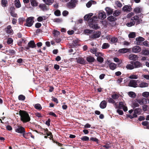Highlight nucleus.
I'll use <instances>...</instances> for the list:
<instances>
[{"instance_id":"nucleus-62","label":"nucleus","mask_w":149,"mask_h":149,"mask_svg":"<svg viewBox=\"0 0 149 149\" xmlns=\"http://www.w3.org/2000/svg\"><path fill=\"white\" fill-rule=\"evenodd\" d=\"M41 25V24L40 23L38 22L35 25V26L36 28H38L40 27Z\"/></svg>"},{"instance_id":"nucleus-54","label":"nucleus","mask_w":149,"mask_h":149,"mask_svg":"<svg viewBox=\"0 0 149 149\" xmlns=\"http://www.w3.org/2000/svg\"><path fill=\"white\" fill-rule=\"evenodd\" d=\"M54 14L56 16H60L61 15V12L59 10H56L54 12Z\"/></svg>"},{"instance_id":"nucleus-25","label":"nucleus","mask_w":149,"mask_h":149,"mask_svg":"<svg viewBox=\"0 0 149 149\" xmlns=\"http://www.w3.org/2000/svg\"><path fill=\"white\" fill-rule=\"evenodd\" d=\"M108 20L110 22H112L116 21L117 18L112 15H111L107 18Z\"/></svg>"},{"instance_id":"nucleus-50","label":"nucleus","mask_w":149,"mask_h":149,"mask_svg":"<svg viewBox=\"0 0 149 149\" xmlns=\"http://www.w3.org/2000/svg\"><path fill=\"white\" fill-rule=\"evenodd\" d=\"M22 135L23 137L24 138H25V139H29V132L26 133L25 132V133H24L22 134Z\"/></svg>"},{"instance_id":"nucleus-7","label":"nucleus","mask_w":149,"mask_h":149,"mask_svg":"<svg viewBox=\"0 0 149 149\" xmlns=\"http://www.w3.org/2000/svg\"><path fill=\"white\" fill-rule=\"evenodd\" d=\"M145 40V39L141 37H139L136 38V41H135V44L137 45H142V42Z\"/></svg>"},{"instance_id":"nucleus-21","label":"nucleus","mask_w":149,"mask_h":149,"mask_svg":"<svg viewBox=\"0 0 149 149\" xmlns=\"http://www.w3.org/2000/svg\"><path fill=\"white\" fill-rule=\"evenodd\" d=\"M138 58V57L137 55L131 54H130L129 56V58L131 60H135L136 59Z\"/></svg>"},{"instance_id":"nucleus-46","label":"nucleus","mask_w":149,"mask_h":149,"mask_svg":"<svg viewBox=\"0 0 149 149\" xmlns=\"http://www.w3.org/2000/svg\"><path fill=\"white\" fill-rule=\"evenodd\" d=\"M90 140L95 142L97 144L99 143L98 139L96 137H91Z\"/></svg>"},{"instance_id":"nucleus-6","label":"nucleus","mask_w":149,"mask_h":149,"mask_svg":"<svg viewBox=\"0 0 149 149\" xmlns=\"http://www.w3.org/2000/svg\"><path fill=\"white\" fill-rule=\"evenodd\" d=\"M15 8L13 4L10 6L9 8V11L10 15L12 17H17V14L15 12Z\"/></svg>"},{"instance_id":"nucleus-45","label":"nucleus","mask_w":149,"mask_h":149,"mask_svg":"<svg viewBox=\"0 0 149 149\" xmlns=\"http://www.w3.org/2000/svg\"><path fill=\"white\" fill-rule=\"evenodd\" d=\"M95 2V1L93 0H91L88 2L86 4V7L87 8H90L92 5V2L94 3Z\"/></svg>"},{"instance_id":"nucleus-11","label":"nucleus","mask_w":149,"mask_h":149,"mask_svg":"<svg viewBox=\"0 0 149 149\" xmlns=\"http://www.w3.org/2000/svg\"><path fill=\"white\" fill-rule=\"evenodd\" d=\"M76 59L77 63H78L82 65H85L86 64V61L83 58H76Z\"/></svg>"},{"instance_id":"nucleus-9","label":"nucleus","mask_w":149,"mask_h":149,"mask_svg":"<svg viewBox=\"0 0 149 149\" xmlns=\"http://www.w3.org/2000/svg\"><path fill=\"white\" fill-rule=\"evenodd\" d=\"M15 131L17 133L22 134L24 133H25V130L23 127L18 125L17 128L15 129Z\"/></svg>"},{"instance_id":"nucleus-29","label":"nucleus","mask_w":149,"mask_h":149,"mask_svg":"<svg viewBox=\"0 0 149 149\" xmlns=\"http://www.w3.org/2000/svg\"><path fill=\"white\" fill-rule=\"evenodd\" d=\"M31 5L33 6H37L38 3L36 0H31Z\"/></svg>"},{"instance_id":"nucleus-4","label":"nucleus","mask_w":149,"mask_h":149,"mask_svg":"<svg viewBox=\"0 0 149 149\" xmlns=\"http://www.w3.org/2000/svg\"><path fill=\"white\" fill-rule=\"evenodd\" d=\"M36 47V45L35 44L34 41L31 40L28 42V46L24 47V50H28L30 48H33Z\"/></svg>"},{"instance_id":"nucleus-26","label":"nucleus","mask_w":149,"mask_h":149,"mask_svg":"<svg viewBox=\"0 0 149 149\" xmlns=\"http://www.w3.org/2000/svg\"><path fill=\"white\" fill-rule=\"evenodd\" d=\"M129 49L127 48H123L120 49L118 51L120 53H125L129 52Z\"/></svg>"},{"instance_id":"nucleus-19","label":"nucleus","mask_w":149,"mask_h":149,"mask_svg":"<svg viewBox=\"0 0 149 149\" xmlns=\"http://www.w3.org/2000/svg\"><path fill=\"white\" fill-rule=\"evenodd\" d=\"M105 9L107 14L108 15L112 14L113 12V10L109 7H106Z\"/></svg>"},{"instance_id":"nucleus-42","label":"nucleus","mask_w":149,"mask_h":149,"mask_svg":"<svg viewBox=\"0 0 149 149\" xmlns=\"http://www.w3.org/2000/svg\"><path fill=\"white\" fill-rule=\"evenodd\" d=\"M97 60L98 62L101 63H102L104 61L103 58L100 56H98L97 57Z\"/></svg>"},{"instance_id":"nucleus-10","label":"nucleus","mask_w":149,"mask_h":149,"mask_svg":"<svg viewBox=\"0 0 149 149\" xmlns=\"http://www.w3.org/2000/svg\"><path fill=\"white\" fill-rule=\"evenodd\" d=\"M141 48L139 46L137 45L134 46L132 48V51L135 53L139 52L141 51Z\"/></svg>"},{"instance_id":"nucleus-13","label":"nucleus","mask_w":149,"mask_h":149,"mask_svg":"<svg viewBox=\"0 0 149 149\" xmlns=\"http://www.w3.org/2000/svg\"><path fill=\"white\" fill-rule=\"evenodd\" d=\"M106 17V13L104 12H102L99 13L98 18L99 19H103L105 18Z\"/></svg>"},{"instance_id":"nucleus-63","label":"nucleus","mask_w":149,"mask_h":149,"mask_svg":"<svg viewBox=\"0 0 149 149\" xmlns=\"http://www.w3.org/2000/svg\"><path fill=\"white\" fill-rule=\"evenodd\" d=\"M142 45L147 47H149L148 42L147 41H146L143 42L142 43Z\"/></svg>"},{"instance_id":"nucleus-28","label":"nucleus","mask_w":149,"mask_h":149,"mask_svg":"<svg viewBox=\"0 0 149 149\" xmlns=\"http://www.w3.org/2000/svg\"><path fill=\"white\" fill-rule=\"evenodd\" d=\"M125 105L126 104L125 103L122 102H120L119 103V106L118 108L119 109H122Z\"/></svg>"},{"instance_id":"nucleus-55","label":"nucleus","mask_w":149,"mask_h":149,"mask_svg":"<svg viewBox=\"0 0 149 149\" xmlns=\"http://www.w3.org/2000/svg\"><path fill=\"white\" fill-rule=\"evenodd\" d=\"M142 95L146 97H148L149 96V92H145L143 93Z\"/></svg>"},{"instance_id":"nucleus-18","label":"nucleus","mask_w":149,"mask_h":149,"mask_svg":"<svg viewBox=\"0 0 149 149\" xmlns=\"http://www.w3.org/2000/svg\"><path fill=\"white\" fill-rule=\"evenodd\" d=\"M11 27L10 25H8L7 26L6 29V32L9 34H11L13 32V31L11 29Z\"/></svg>"},{"instance_id":"nucleus-24","label":"nucleus","mask_w":149,"mask_h":149,"mask_svg":"<svg viewBox=\"0 0 149 149\" xmlns=\"http://www.w3.org/2000/svg\"><path fill=\"white\" fill-rule=\"evenodd\" d=\"M1 4L3 7H5L8 5L7 0H1Z\"/></svg>"},{"instance_id":"nucleus-48","label":"nucleus","mask_w":149,"mask_h":149,"mask_svg":"<svg viewBox=\"0 0 149 149\" xmlns=\"http://www.w3.org/2000/svg\"><path fill=\"white\" fill-rule=\"evenodd\" d=\"M111 145L110 143H107L105 145H104L102 147L105 148L106 149H109L111 148Z\"/></svg>"},{"instance_id":"nucleus-61","label":"nucleus","mask_w":149,"mask_h":149,"mask_svg":"<svg viewBox=\"0 0 149 149\" xmlns=\"http://www.w3.org/2000/svg\"><path fill=\"white\" fill-rule=\"evenodd\" d=\"M69 14V12L67 10H64L62 13V15L64 16H67Z\"/></svg>"},{"instance_id":"nucleus-58","label":"nucleus","mask_w":149,"mask_h":149,"mask_svg":"<svg viewBox=\"0 0 149 149\" xmlns=\"http://www.w3.org/2000/svg\"><path fill=\"white\" fill-rule=\"evenodd\" d=\"M129 78L131 79H136L138 78L137 76L135 74H133L129 77Z\"/></svg>"},{"instance_id":"nucleus-49","label":"nucleus","mask_w":149,"mask_h":149,"mask_svg":"<svg viewBox=\"0 0 149 149\" xmlns=\"http://www.w3.org/2000/svg\"><path fill=\"white\" fill-rule=\"evenodd\" d=\"M110 41L112 43L116 42L118 41V39L116 37H112L111 38Z\"/></svg>"},{"instance_id":"nucleus-44","label":"nucleus","mask_w":149,"mask_h":149,"mask_svg":"<svg viewBox=\"0 0 149 149\" xmlns=\"http://www.w3.org/2000/svg\"><path fill=\"white\" fill-rule=\"evenodd\" d=\"M81 140L83 141H88L89 140V138L87 136H84L81 138Z\"/></svg>"},{"instance_id":"nucleus-37","label":"nucleus","mask_w":149,"mask_h":149,"mask_svg":"<svg viewBox=\"0 0 149 149\" xmlns=\"http://www.w3.org/2000/svg\"><path fill=\"white\" fill-rule=\"evenodd\" d=\"M35 108L38 110H41L42 109V107L39 104H37L34 105Z\"/></svg>"},{"instance_id":"nucleus-15","label":"nucleus","mask_w":149,"mask_h":149,"mask_svg":"<svg viewBox=\"0 0 149 149\" xmlns=\"http://www.w3.org/2000/svg\"><path fill=\"white\" fill-rule=\"evenodd\" d=\"M134 65L135 68H138L142 67L141 63L138 61H136L134 62Z\"/></svg>"},{"instance_id":"nucleus-14","label":"nucleus","mask_w":149,"mask_h":149,"mask_svg":"<svg viewBox=\"0 0 149 149\" xmlns=\"http://www.w3.org/2000/svg\"><path fill=\"white\" fill-rule=\"evenodd\" d=\"M86 61L89 63V64L91 63L96 61L94 58L91 56H89L86 58Z\"/></svg>"},{"instance_id":"nucleus-57","label":"nucleus","mask_w":149,"mask_h":149,"mask_svg":"<svg viewBox=\"0 0 149 149\" xmlns=\"http://www.w3.org/2000/svg\"><path fill=\"white\" fill-rule=\"evenodd\" d=\"M139 106V104L136 102H133L132 103V107L134 109L136 107H138Z\"/></svg>"},{"instance_id":"nucleus-41","label":"nucleus","mask_w":149,"mask_h":149,"mask_svg":"<svg viewBox=\"0 0 149 149\" xmlns=\"http://www.w3.org/2000/svg\"><path fill=\"white\" fill-rule=\"evenodd\" d=\"M109 45L108 43H104L102 45V48L103 49H106L109 47Z\"/></svg>"},{"instance_id":"nucleus-47","label":"nucleus","mask_w":149,"mask_h":149,"mask_svg":"<svg viewBox=\"0 0 149 149\" xmlns=\"http://www.w3.org/2000/svg\"><path fill=\"white\" fill-rule=\"evenodd\" d=\"M134 11L136 13H139L141 12L140 8L138 7H136L134 9Z\"/></svg>"},{"instance_id":"nucleus-60","label":"nucleus","mask_w":149,"mask_h":149,"mask_svg":"<svg viewBox=\"0 0 149 149\" xmlns=\"http://www.w3.org/2000/svg\"><path fill=\"white\" fill-rule=\"evenodd\" d=\"M9 53L11 55H14L16 53L15 51L13 50H9L8 51Z\"/></svg>"},{"instance_id":"nucleus-17","label":"nucleus","mask_w":149,"mask_h":149,"mask_svg":"<svg viewBox=\"0 0 149 149\" xmlns=\"http://www.w3.org/2000/svg\"><path fill=\"white\" fill-rule=\"evenodd\" d=\"M117 65L113 63H110L109 64V67L110 69L112 70H114L117 68Z\"/></svg>"},{"instance_id":"nucleus-40","label":"nucleus","mask_w":149,"mask_h":149,"mask_svg":"<svg viewBox=\"0 0 149 149\" xmlns=\"http://www.w3.org/2000/svg\"><path fill=\"white\" fill-rule=\"evenodd\" d=\"M120 14V12L118 10H115L114 11L113 15L114 16L116 17L119 15Z\"/></svg>"},{"instance_id":"nucleus-3","label":"nucleus","mask_w":149,"mask_h":149,"mask_svg":"<svg viewBox=\"0 0 149 149\" xmlns=\"http://www.w3.org/2000/svg\"><path fill=\"white\" fill-rule=\"evenodd\" d=\"M34 18L32 17L28 18L26 20V23L24 24V25L28 27L31 26L34 22L33 20Z\"/></svg>"},{"instance_id":"nucleus-53","label":"nucleus","mask_w":149,"mask_h":149,"mask_svg":"<svg viewBox=\"0 0 149 149\" xmlns=\"http://www.w3.org/2000/svg\"><path fill=\"white\" fill-rule=\"evenodd\" d=\"M43 17L45 18V17L43 16V17L40 16L37 18V21L39 22H41L43 20H45V18L43 19Z\"/></svg>"},{"instance_id":"nucleus-56","label":"nucleus","mask_w":149,"mask_h":149,"mask_svg":"<svg viewBox=\"0 0 149 149\" xmlns=\"http://www.w3.org/2000/svg\"><path fill=\"white\" fill-rule=\"evenodd\" d=\"M112 97L113 99L116 100L118 99L119 97V96L118 95L115 93L112 95Z\"/></svg>"},{"instance_id":"nucleus-23","label":"nucleus","mask_w":149,"mask_h":149,"mask_svg":"<svg viewBox=\"0 0 149 149\" xmlns=\"http://www.w3.org/2000/svg\"><path fill=\"white\" fill-rule=\"evenodd\" d=\"M39 7L43 11L47 10V6L45 4H41L39 5Z\"/></svg>"},{"instance_id":"nucleus-33","label":"nucleus","mask_w":149,"mask_h":149,"mask_svg":"<svg viewBox=\"0 0 149 149\" xmlns=\"http://www.w3.org/2000/svg\"><path fill=\"white\" fill-rule=\"evenodd\" d=\"M141 109L139 108H137L135 109L134 111V113L137 114H139L141 113Z\"/></svg>"},{"instance_id":"nucleus-12","label":"nucleus","mask_w":149,"mask_h":149,"mask_svg":"<svg viewBox=\"0 0 149 149\" xmlns=\"http://www.w3.org/2000/svg\"><path fill=\"white\" fill-rule=\"evenodd\" d=\"M101 33L100 31H97L91 36V38L95 39L99 38L100 36Z\"/></svg>"},{"instance_id":"nucleus-31","label":"nucleus","mask_w":149,"mask_h":149,"mask_svg":"<svg viewBox=\"0 0 149 149\" xmlns=\"http://www.w3.org/2000/svg\"><path fill=\"white\" fill-rule=\"evenodd\" d=\"M136 37L135 33L134 32H132L129 33L128 35V37L129 38H134Z\"/></svg>"},{"instance_id":"nucleus-8","label":"nucleus","mask_w":149,"mask_h":149,"mask_svg":"<svg viewBox=\"0 0 149 149\" xmlns=\"http://www.w3.org/2000/svg\"><path fill=\"white\" fill-rule=\"evenodd\" d=\"M76 0H71L67 4L68 8L70 9H72L76 6Z\"/></svg>"},{"instance_id":"nucleus-30","label":"nucleus","mask_w":149,"mask_h":149,"mask_svg":"<svg viewBox=\"0 0 149 149\" xmlns=\"http://www.w3.org/2000/svg\"><path fill=\"white\" fill-rule=\"evenodd\" d=\"M139 86L141 88L147 87L148 86V84L147 83L142 82L139 84Z\"/></svg>"},{"instance_id":"nucleus-64","label":"nucleus","mask_w":149,"mask_h":149,"mask_svg":"<svg viewBox=\"0 0 149 149\" xmlns=\"http://www.w3.org/2000/svg\"><path fill=\"white\" fill-rule=\"evenodd\" d=\"M91 52L92 53L95 54L97 52V49L93 48V49H91Z\"/></svg>"},{"instance_id":"nucleus-51","label":"nucleus","mask_w":149,"mask_h":149,"mask_svg":"<svg viewBox=\"0 0 149 149\" xmlns=\"http://www.w3.org/2000/svg\"><path fill=\"white\" fill-rule=\"evenodd\" d=\"M107 101L109 103H114L115 102V101L112 98H107Z\"/></svg>"},{"instance_id":"nucleus-2","label":"nucleus","mask_w":149,"mask_h":149,"mask_svg":"<svg viewBox=\"0 0 149 149\" xmlns=\"http://www.w3.org/2000/svg\"><path fill=\"white\" fill-rule=\"evenodd\" d=\"M97 20L95 19L91 18L89 20V26L92 28L97 29L100 28V27L98 26L97 24Z\"/></svg>"},{"instance_id":"nucleus-43","label":"nucleus","mask_w":149,"mask_h":149,"mask_svg":"<svg viewBox=\"0 0 149 149\" xmlns=\"http://www.w3.org/2000/svg\"><path fill=\"white\" fill-rule=\"evenodd\" d=\"M18 98L19 100L24 101L25 99V97L22 95H20L18 96Z\"/></svg>"},{"instance_id":"nucleus-36","label":"nucleus","mask_w":149,"mask_h":149,"mask_svg":"<svg viewBox=\"0 0 149 149\" xmlns=\"http://www.w3.org/2000/svg\"><path fill=\"white\" fill-rule=\"evenodd\" d=\"M113 59L115 62L118 63V65L121 64L122 63V61L120 60L117 57H114Z\"/></svg>"},{"instance_id":"nucleus-35","label":"nucleus","mask_w":149,"mask_h":149,"mask_svg":"<svg viewBox=\"0 0 149 149\" xmlns=\"http://www.w3.org/2000/svg\"><path fill=\"white\" fill-rule=\"evenodd\" d=\"M141 54L144 55H148L149 54V50L147 49L143 50L141 52Z\"/></svg>"},{"instance_id":"nucleus-5","label":"nucleus","mask_w":149,"mask_h":149,"mask_svg":"<svg viewBox=\"0 0 149 149\" xmlns=\"http://www.w3.org/2000/svg\"><path fill=\"white\" fill-rule=\"evenodd\" d=\"M139 80H131L130 81L128 84V86L134 88H136L138 86L137 83L139 82Z\"/></svg>"},{"instance_id":"nucleus-38","label":"nucleus","mask_w":149,"mask_h":149,"mask_svg":"<svg viewBox=\"0 0 149 149\" xmlns=\"http://www.w3.org/2000/svg\"><path fill=\"white\" fill-rule=\"evenodd\" d=\"M128 95L131 97L134 98L136 97L135 93L131 91L128 93Z\"/></svg>"},{"instance_id":"nucleus-27","label":"nucleus","mask_w":149,"mask_h":149,"mask_svg":"<svg viewBox=\"0 0 149 149\" xmlns=\"http://www.w3.org/2000/svg\"><path fill=\"white\" fill-rule=\"evenodd\" d=\"M15 5L17 8H19L21 6L19 0H15Z\"/></svg>"},{"instance_id":"nucleus-34","label":"nucleus","mask_w":149,"mask_h":149,"mask_svg":"<svg viewBox=\"0 0 149 149\" xmlns=\"http://www.w3.org/2000/svg\"><path fill=\"white\" fill-rule=\"evenodd\" d=\"M126 68L128 70H132L134 68V67L132 65L128 64H127L126 66Z\"/></svg>"},{"instance_id":"nucleus-1","label":"nucleus","mask_w":149,"mask_h":149,"mask_svg":"<svg viewBox=\"0 0 149 149\" xmlns=\"http://www.w3.org/2000/svg\"><path fill=\"white\" fill-rule=\"evenodd\" d=\"M19 115L20 116L21 121L23 123H25L29 122L31 118L27 112L26 111L20 110L19 112Z\"/></svg>"},{"instance_id":"nucleus-32","label":"nucleus","mask_w":149,"mask_h":149,"mask_svg":"<svg viewBox=\"0 0 149 149\" xmlns=\"http://www.w3.org/2000/svg\"><path fill=\"white\" fill-rule=\"evenodd\" d=\"M52 33L55 37H58L60 34V32L58 31L54 30L52 32Z\"/></svg>"},{"instance_id":"nucleus-59","label":"nucleus","mask_w":149,"mask_h":149,"mask_svg":"<svg viewBox=\"0 0 149 149\" xmlns=\"http://www.w3.org/2000/svg\"><path fill=\"white\" fill-rule=\"evenodd\" d=\"M13 41V40L12 38H8L7 40V43L8 44H12Z\"/></svg>"},{"instance_id":"nucleus-22","label":"nucleus","mask_w":149,"mask_h":149,"mask_svg":"<svg viewBox=\"0 0 149 149\" xmlns=\"http://www.w3.org/2000/svg\"><path fill=\"white\" fill-rule=\"evenodd\" d=\"M45 4L47 5H51L54 2V0H42Z\"/></svg>"},{"instance_id":"nucleus-16","label":"nucleus","mask_w":149,"mask_h":149,"mask_svg":"<svg viewBox=\"0 0 149 149\" xmlns=\"http://www.w3.org/2000/svg\"><path fill=\"white\" fill-rule=\"evenodd\" d=\"M131 7L127 5L125 6L123 8V10L124 11L129 12L131 10Z\"/></svg>"},{"instance_id":"nucleus-39","label":"nucleus","mask_w":149,"mask_h":149,"mask_svg":"<svg viewBox=\"0 0 149 149\" xmlns=\"http://www.w3.org/2000/svg\"><path fill=\"white\" fill-rule=\"evenodd\" d=\"M135 23L136 22L135 21H133L132 22H130L127 23L126 25L128 27H131L132 26L134 25Z\"/></svg>"},{"instance_id":"nucleus-20","label":"nucleus","mask_w":149,"mask_h":149,"mask_svg":"<svg viewBox=\"0 0 149 149\" xmlns=\"http://www.w3.org/2000/svg\"><path fill=\"white\" fill-rule=\"evenodd\" d=\"M107 105V103L105 100H103L100 103V106L102 109H104L106 108Z\"/></svg>"},{"instance_id":"nucleus-52","label":"nucleus","mask_w":149,"mask_h":149,"mask_svg":"<svg viewBox=\"0 0 149 149\" xmlns=\"http://www.w3.org/2000/svg\"><path fill=\"white\" fill-rule=\"evenodd\" d=\"M25 20V18L24 17L19 18L18 19L19 23L20 24H22Z\"/></svg>"}]
</instances>
